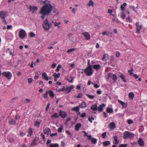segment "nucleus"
<instances>
[{
  "mask_svg": "<svg viewBox=\"0 0 147 147\" xmlns=\"http://www.w3.org/2000/svg\"><path fill=\"white\" fill-rule=\"evenodd\" d=\"M44 4L40 10L39 13L42 15L40 18L42 19L45 18V16L50 14L52 11L54 7L50 3V2L45 0L43 1Z\"/></svg>",
  "mask_w": 147,
  "mask_h": 147,
  "instance_id": "1",
  "label": "nucleus"
},
{
  "mask_svg": "<svg viewBox=\"0 0 147 147\" xmlns=\"http://www.w3.org/2000/svg\"><path fill=\"white\" fill-rule=\"evenodd\" d=\"M134 136V134L133 133L128 131H125L123 133V138L125 139L127 138L131 139Z\"/></svg>",
  "mask_w": 147,
  "mask_h": 147,
  "instance_id": "2",
  "label": "nucleus"
},
{
  "mask_svg": "<svg viewBox=\"0 0 147 147\" xmlns=\"http://www.w3.org/2000/svg\"><path fill=\"white\" fill-rule=\"evenodd\" d=\"M7 13V12L5 11H0V18L3 20V23L6 24L7 23V22L5 19Z\"/></svg>",
  "mask_w": 147,
  "mask_h": 147,
  "instance_id": "3",
  "label": "nucleus"
},
{
  "mask_svg": "<svg viewBox=\"0 0 147 147\" xmlns=\"http://www.w3.org/2000/svg\"><path fill=\"white\" fill-rule=\"evenodd\" d=\"M92 65H89L84 70V72L86 74L87 76H90L93 73L92 69Z\"/></svg>",
  "mask_w": 147,
  "mask_h": 147,
  "instance_id": "4",
  "label": "nucleus"
},
{
  "mask_svg": "<svg viewBox=\"0 0 147 147\" xmlns=\"http://www.w3.org/2000/svg\"><path fill=\"white\" fill-rule=\"evenodd\" d=\"M51 24L49 23L47 19L45 20L42 23V26L46 30H49L51 26Z\"/></svg>",
  "mask_w": 147,
  "mask_h": 147,
  "instance_id": "5",
  "label": "nucleus"
},
{
  "mask_svg": "<svg viewBox=\"0 0 147 147\" xmlns=\"http://www.w3.org/2000/svg\"><path fill=\"white\" fill-rule=\"evenodd\" d=\"M26 31L23 29H21L19 31V36L21 39L24 38L26 36Z\"/></svg>",
  "mask_w": 147,
  "mask_h": 147,
  "instance_id": "6",
  "label": "nucleus"
},
{
  "mask_svg": "<svg viewBox=\"0 0 147 147\" xmlns=\"http://www.w3.org/2000/svg\"><path fill=\"white\" fill-rule=\"evenodd\" d=\"M2 74L3 76L6 77L8 79H10L12 76L11 72L9 71H4Z\"/></svg>",
  "mask_w": 147,
  "mask_h": 147,
  "instance_id": "7",
  "label": "nucleus"
},
{
  "mask_svg": "<svg viewBox=\"0 0 147 147\" xmlns=\"http://www.w3.org/2000/svg\"><path fill=\"white\" fill-rule=\"evenodd\" d=\"M136 33L138 34L140 33V31L142 29V26L140 24V23L138 22H137L136 24Z\"/></svg>",
  "mask_w": 147,
  "mask_h": 147,
  "instance_id": "8",
  "label": "nucleus"
},
{
  "mask_svg": "<svg viewBox=\"0 0 147 147\" xmlns=\"http://www.w3.org/2000/svg\"><path fill=\"white\" fill-rule=\"evenodd\" d=\"M59 115L62 118H64L67 116V113L65 111H59Z\"/></svg>",
  "mask_w": 147,
  "mask_h": 147,
  "instance_id": "9",
  "label": "nucleus"
},
{
  "mask_svg": "<svg viewBox=\"0 0 147 147\" xmlns=\"http://www.w3.org/2000/svg\"><path fill=\"white\" fill-rule=\"evenodd\" d=\"M82 35L86 38V40H89L90 38V35L88 32H85L82 33Z\"/></svg>",
  "mask_w": 147,
  "mask_h": 147,
  "instance_id": "10",
  "label": "nucleus"
},
{
  "mask_svg": "<svg viewBox=\"0 0 147 147\" xmlns=\"http://www.w3.org/2000/svg\"><path fill=\"white\" fill-rule=\"evenodd\" d=\"M29 7L30 10V11H31L32 10V13H34L38 10V8L36 6L33 7L31 5H30Z\"/></svg>",
  "mask_w": 147,
  "mask_h": 147,
  "instance_id": "11",
  "label": "nucleus"
},
{
  "mask_svg": "<svg viewBox=\"0 0 147 147\" xmlns=\"http://www.w3.org/2000/svg\"><path fill=\"white\" fill-rule=\"evenodd\" d=\"M74 86L73 85H71L67 87L66 88H65V91L67 93H69L71 92L72 89L74 88Z\"/></svg>",
  "mask_w": 147,
  "mask_h": 147,
  "instance_id": "12",
  "label": "nucleus"
},
{
  "mask_svg": "<svg viewBox=\"0 0 147 147\" xmlns=\"http://www.w3.org/2000/svg\"><path fill=\"white\" fill-rule=\"evenodd\" d=\"M105 106V105L104 104H102L99 105L98 107H97V110L98 111L100 112H102L103 111V108Z\"/></svg>",
  "mask_w": 147,
  "mask_h": 147,
  "instance_id": "13",
  "label": "nucleus"
},
{
  "mask_svg": "<svg viewBox=\"0 0 147 147\" xmlns=\"http://www.w3.org/2000/svg\"><path fill=\"white\" fill-rule=\"evenodd\" d=\"M138 143L141 146H144V142L141 138L139 139L138 141Z\"/></svg>",
  "mask_w": 147,
  "mask_h": 147,
  "instance_id": "14",
  "label": "nucleus"
},
{
  "mask_svg": "<svg viewBox=\"0 0 147 147\" xmlns=\"http://www.w3.org/2000/svg\"><path fill=\"white\" fill-rule=\"evenodd\" d=\"M113 138H114V141L113 142V143L114 144L116 145L119 142V141L118 140V136H116L115 135V136L113 137Z\"/></svg>",
  "mask_w": 147,
  "mask_h": 147,
  "instance_id": "15",
  "label": "nucleus"
},
{
  "mask_svg": "<svg viewBox=\"0 0 147 147\" xmlns=\"http://www.w3.org/2000/svg\"><path fill=\"white\" fill-rule=\"evenodd\" d=\"M42 78L44 80H46L47 81H48L49 79L47 75V74L45 73H43L42 75Z\"/></svg>",
  "mask_w": 147,
  "mask_h": 147,
  "instance_id": "16",
  "label": "nucleus"
},
{
  "mask_svg": "<svg viewBox=\"0 0 147 147\" xmlns=\"http://www.w3.org/2000/svg\"><path fill=\"white\" fill-rule=\"evenodd\" d=\"M87 106V104L85 101L82 102L79 105V107L80 108H83L86 107Z\"/></svg>",
  "mask_w": 147,
  "mask_h": 147,
  "instance_id": "17",
  "label": "nucleus"
},
{
  "mask_svg": "<svg viewBox=\"0 0 147 147\" xmlns=\"http://www.w3.org/2000/svg\"><path fill=\"white\" fill-rule=\"evenodd\" d=\"M109 127L111 129L113 130L115 127V125L114 122H111L109 125Z\"/></svg>",
  "mask_w": 147,
  "mask_h": 147,
  "instance_id": "18",
  "label": "nucleus"
},
{
  "mask_svg": "<svg viewBox=\"0 0 147 147\" xmlns=\"http://www.w3.org/2000/svg\"><path fill=\"white\" fill-rule=\"evenodd\" d=\"M48 94H49L50 97L52 98H53L54 97L55 95L53 91L51 90H48Z\"/></svg>",
  "mask_w": 147,
  "mask_h": 147,
  "instance_id": "19",
  "label": "nucleus"
},
{
  "mask_svg": "<svg viewBox=\"0 0 147 147\" xmlns=\"http://www.w3.org/2000/svg\"><path fill=\"white\" fill-rule=\"evenodd\" d=\"M90 109L94 111H96L97 110V106L96 104L92 105L90 107Z\"/></svg>",
  "mask_w": 147,
  "mask_h": 147,
  "instance_id": "20",
  "label": "nucleus"
},
{
  "mask_svg": "<svg viewBox=\"0 0 147 147\" xmlns=\"http://www.w3.org/2000/svg\"><path fill=\"white\" fill-rule=\"evenodd\" d=\"M81 127V124L80 123H78L76 125L75 130L76 131H78Z\"/></svg>",
  "mask_w": 147,
  "mask_h": 147,
  "instance_id": "21",
  "label": "nucleus"
},
{
  "mask_svg": "<svg viewBox=\"0 0 147 147\" xmlns=\"http://www.w3.org/2000/svg\"><path fill=\"white\" fill-rule=\"evenodd\" d=\"M117 78L116 75L115 74H113L112 75V79L113 81L114 82L116 83L117 82Z\"/></svg>",
  "mask_w": 147,
  "mask_h": 147,
  "instance_id": "22",
  "label": "nucleus"
},
{
  "mask_svg": "<svg viewBox=\"0 0 147 147\" xmlns=\"http://www.w3.org/2000/svg\"><path fill=\"white\" fill-rule=\"evenodd\" d=\"M36 139L35 138L34 139L32 143L30 145L31 146V147H34L36 146Z\"/></svg>",
  "mask_w": 147,
  "mask_h": 147,
  "instance_id": "23",
  "label": "nucleus"
},
{
  "mask_svg": "<svg viewBox=\"0 0 147 147\" xmlns=\"http://www.w3.org/2000/svg\"><path fill=\"white\" fill-rule=\"evenodd\" d=\"M93 69L97 70L99 69L100 68V65L99 64L94 65L93 66Z\"/></svg>",
  "mask_w": 147,
  "mask_h": 147,
  "instance_id": "24",
  "label": "nucleus"
},
{
  "mask_svg": "<svg viewBox=\"0 0 147 147\" xmlns=\"http://www.w3.org/2000/svg\"><path fill=\"white\" fill-rule=\"evenodd\" d=\"M79 108H80V107H79V106L76 107H74L71 109V110L74 111L78 112H79L80 110Z\"/></svg>",
  "mask_w": 147,
  "mask_h": 147,
  "instance_id": "25",
  "label": "nucleus"
},
{
  "mask_svg": "<svg viewBox=\"0 0 147 147\" xmlns=\"http://www.w3.org/2000/svg\"><path fill=\"white\" fill-rule=\"evenodd\" d=\"M45 134H48L51 132L50 129L48 128L47 129H45L44 131Z\"/></svg>",
  "mask_w": 147,
  "mask_h": 147,
  "instance_id": "26",
  "label": "nucleus"
},
{
  "mask_svg": "<svg viewBox=\"0 0 147 147\" xmlns=\"http://www.w3.org/2000/svg\"><path fill=\"white\" fill-rule=\"evenodd\" d=\"M9 123L11 125H14L16 123L15 120L12 118H11L9 120Z\"/></svg>",
  "mask_w": 147,
  "mask_h": 147,
  "instance_id": "27",
  "label": "nucleus"
},
{
  "mask_svg": "<svg viewBox=\"0 0 147 147\" xmlns=\"http://www.w3.org/2000/svg\"><path fill=\"white\" fill-rule=\"evenodd\" d=\"M107 112L108 113H112L113 112V111L112 109L108 107L106 109Z\"/></svg>",
  "mask_w": 147,
  "mask_h": 147,
  "instance_id": "28",
  "label": "nucleus"
},
{
  "mask_svg": "<svg viewBox=\"0 0 147 147\" xmlns=\"http://www.w3.org/2000/svg\"><path fill=\"white\" fill-rule=\"evenodd\" d=\"M128 96L129 99H133L134 97V94L133 92H130L128 94Z\"/></svg>",
  "mask_w": 147,
  "mask_h": 147,
  "instance_id": "29",
  "label": "nucleus"
},
{
  "mask_svg": "<svg viewBox=\"0 0 147 147\" xmlns=\"http://www.w3.org/2000/svg\"><path fill=\"white\" fill-rule=\"evenodd\" d=\"M127 4L126 3H123V5H121V6L120 8L121 10L123 11V10L125 8L124 6H127Z\"/></svg>",
  "mask_w": 147,
  "mask_h": 147,
  "instance_id": "30",
  "label": "nucleus"
},
{
  "mask_svg": "<svg viewBox=\"0 0 147 147\" xmlns=\"http://www.w3.org/2000/svg\"><path fill=\"white\" fill-rule=\"evenodd\" d=\"M120 78L122 79L123 82H126L125 76L123 74H121L120 76Z\"/></svg>",
  "mask_w": 147,
  "mask_h": 147,
  "instance_id": "31",
  "label": "nucleus"
},
{
  "mask_svg": "<svg viewBox=\"0 0 147 147\" xmlns=\"http://www.w3.org/2000/svg\"><path fill=\"white\" fill-rule=\"evenodd\" d=\"M40 122L39 121H36L35 122L34 125L36 127H37L38 128L39 127L40 125Z\"/></svg>",
  "mask_w": 147,
  "mask_h": 147,
  "instance_id": "32",
  "label": "nucleus"
},
{
  "mask_svg": "<svg viewBox=\"0 0 147 147\" xmlns=\"http://www.w3.org/2000/svg\"><path fill=\"white\" fill-rule=\"evenodd\" d=\"M92 143L93 144H96L97 142V140L94 138H92L91 139Z\"/></svg>",
  "mask_w": 147,
  "mask_h": 147,
  "instance_id": "33",
  "label": "nucleus"
},
{
  "mask_svg": "<svg viewBox=\"0 0 147 147\" xmlns=\"http://www.w3.org/2000/svg\"><path fill=\"white\" fill-rule=\"evenodd\" d=\"M103 144L104 146H106L109 145L110 144V142L109 141H107L103 142Z\"/></svg>",
  "mask_w": 147,
  "mask_h": 147,
  "instance_id": "34",
  "label": "nucleus"
},
{
  "mask_svg": "<svg viewBox=\"0 0 147 147\" xmlns=\"http://www.w3.org/2000/svg\"><path fill=\"white\" fill-rule=\"evenodd\" d=\"M59 145L57 144H50L49 147H59Z\"/></svg>",
  "mask_w": 147,
  "mask_h": 147,
  "instance_id": "35",
  "label": "nucleus"
},
{
  "mask_svg": "<svg viewBox=\"0 0 147 147\" xmlns=\"http://www.w3.org/2000/svg\"><path fill=\"white\" fill-rule=\"evenodd\" d=\"M60 76V73H58L57 74L54 73L53 74V76L55 78H59Z\"/></svg>",
  "mask_w": 147,
  "mask_h": 147,
  "instance_id": "36",
  "label": "nucleus"
},
{
  "mask_svg": "<svg viewBox=\"0 0 147 147\" xmlns=\"http://www.w3.org/2000/svg\"><path fill=\"white\" fill-rule=\"evenodd\" d=\"M88 5L89 6H92V7H94V5L93 2L92 0H90L89 1V2L88 3Z\"/></svg>",
  "mask_w": 147,
  "mask_h": 147,
  "instance_id": "37",
  "label": "nucleus"
},
{
  "mask_svg": "<svg viewBox=\"0 0 147 147\" xmlns=\"http://www.w3.org/2000/svg\"><path fill=\"white\" fill-rule=\"evenodd\" d=\"M48 91H46L45 93L43 94V96L44 98H47L48 97Z\"/></svg>",
  "mask_w": 147,
  "mask_h": 147,
  "instance_id": "38",
  "label": "nucleus"
},
{
  "mask_svg": "<svg viewBox=\"0 0 147 147\" xmlns=\"http://www.w3.org/2000/svg\"><path fill=\"white\" fill-rule=\"evenodd\" d=\"M126 21L127 22H128L129 23H130L132 22V20L130 16H128L127 18H126Z\"/></svg>",
  "mask_w": 147,
  "mask_h": 147,
  "instance_id": "39",
  "label": "nucleus"
},
{
  "mask_svg": "<svg viewBox=\"0 0 147 147\" xmlns=\"http://www.w3.org/2000/svg\"><path fill=\"white\" fill-rule=\"evenodd\" d=\"M28 133L30 134V136H31L33 134V131L31 128H29Z\"/></svg>",
  "mask_w": 147,
  "mask_h": 147,
  "instance_id": "40",
  "label": "nucleus"
},
{
  "mask_svg": "<svg viewBox=\"0 0 147 147\" xmlns=\"http://www.w3.org/2000/svg\"><path fill=\"white\" fill-rule=\"evenodd\" d=\"M61 23L60 22H59L58 23L57 22H54V26H57L58 28H59L60 26H59L60 24H61Z\"/></svg>",
  "mask_w": 147,
  "mask_h": 147,
  "instance_id": "41",
  "label": "nucleus"
},
{
  "mask_svg": "<svg viewBox=\"0 0 147 147\" xmlns=\"http://www.w3.org/2000/svg\"><path fill=\"white\" fill-rule=\"evenodd\" d=\"M129 8L130 9H132L134 11H135V12H137V11L135 9V7L134 6H133L132 5H130L129 6Z\"/></svg>",
  "mask_w": 147,
  "mask_h": 147,
  "instance_id": "42",
  "label": "nucleus"
},
{
  "mask_svg": "<svg viewBox=\"0 0 147 147\" xmlns=\"http://www.w3.org/2000/svg\"><path fill=\"white\" fill-rule=\"evenodd\" d=\"M125 14L123 13H122L121 14V18L123 19H124L125 18Z\"/></svg>",
  "mask_w": 147,
  "mask_h": 147,
  "instance_id": "43",
  "label": "nucleus"
},
{
  "mask_svg": "<svg viewBox=\"0 0 147 147\" xmlns=\"http://www.w3.org/2000/svg\"><path fill=\"white\" fill-rule=\"evenodd\" d=\"M76 50V49L75 48H72L68 50L67 51V52L68 53H69L71 52L74 51Z\"/></svg>",
  "mask_w": 147,
  "mask_h": 147,
  "instance_id": "44",
  "label": "nucleus"
},
{
  "mask_svg": "<svg viewBox=\"0 0 147 147\" xmlns=\"http://www.w3.org/2000/svg\"><path fill=\"white\" fill-rule=\"evenodd\" d=\"M65 87L64 86H63L62 87V88L59 89L58 90V91H59V92L61 91H65Z\"/></svg>",
  "mask_w": 147,
  "mask_h": 147,
  "instance_id": "45",
  "label": "nucleus"
},
{
  "mask_svg": "<svg viewBox=\"0 0 147 147\" xmlns=\"http://www.w3.org/2000/svg\"><path fill=\"white\" fill-rule=\"evenodd\" d=\"M94 118L92 117H89L88 118V120L90 122V123H92V120H94Z\"/></svg>",
  "mask_w": 147,
  "mask_h": 147,
  "instance_id": "46",
  "label": "nucleus"
},
{
  "mask_svg": "<svg viewBox=\"0 0 147 147\" xmlns=\"http://www.w3.org/2000/svg\"><path fill=\"white\" fill-rule=\"evenodd\" d=\"M52 117H55L57 118L59 117V115H58V114H57V113H54L52 115Z\"/></svg>",
  "mask_w": 147,
  "mask_h": 147,
  "instance_id": "47",
  "label": "nucleus"
},
{
  "mask_svg": "<svg viewBox=\"0 0 147 147\" xmlns=\"http://www.w3.org/2000/svg\"><path fill=\"white\" fill-rule=\"evenodd\" d=\"M86 96L88 97L91 99H93L94 97V96L93 95H90L88 94H86Z\"/></svg>",
  "mask_w": 147,
  "mask_h": 147,
  "instance_id": "48",
  "label": "nucleus"
},
{
  "mask_svg": "<svg viewBox=\"0 0 147 147\" xmlns=\"http://www.w3.org/2000/svg\"><path fill=\"white\" fill-rule=\"evenodd\" d=\"M63 129V126H61L58 129V132L61 133Z\"/></svg>",
  "mask_w": 147,
  "mask_h": 147,
  "instance_id": "49",
  "label": "nucleus"
},
{
  "mask_svg": "<svg viewBox=\"0 0 147 147\" xmlns=\"http://www.w3.org/2000/svg\"><path fill=\"white\" fill-rule=\"evenodd\" d=\"M133 71V69H132L131 70H129L128 71V72L130 76H132L133 75V73L132 72Z\"/></svg>",
  "mask_w": 147,
  "mask_h": 147,
  "instance_id": "50",
  "label": "nucleus"
},
{
  "mask_svg": "<svg viewBox=\"0 0 147 147\" xmlns=\"http://www.w3.org/2000/svg\"><path fill=\"white\" fill-rule=\"evenodd\" d=\"M82 94L81 93H79L77 96L76 97L77 98H82Z\"/></svg>",
  "mask_w": 147,
  "mask_h": 147,
  "instance_id": "51",
  "label": "nucleus"
},
{
  "mask_svg": "<svg viewBox=\"0 0 147 147\" xmlns=\"http://www.w3.org/2000/svg\"><path fill=\"white\" fill-rule=\"evenodd\" d=\"M29 36L31 37H33L35 36V34L33 32H30L29 33Z\"/></svg>",
  "mask_w": 147,
  "mask_h": 147,
  "instance_id": "52",
  "label": "nucleus"
},
{
  "mask_svg": "<svg viewBox=\"0 0 147 147\" xmlns=\"http://www.w3.org/2000/svg\"><path fill=\"white\" fill-rule=\"evenodd\" d=\"M107 134V133L106 132H104L102 134V138H105Z\"/></svg>",
  "mask_w": 147,
  "mask_h": 147,
  "instance_id": "53",
  "label": "nucleus"
},
{
  "mask_svg": "<svg viewBox=\"0 0 147 147\" xmlns=\"http://www.w3.org/2000/svg\"><path fill=\"white\" fill-rule=\"evenodd\" d=\"M86 116V114L85 113H83L80 115V117L83 118Z\"/></svg>",
  "mask_w": 147,
  "mask_h": 147,
  "instance_id": "54",
  "label": "nucleus"
},
{
  "mask_svg": "<svg viewBox=\"0 0 147 147\" xmlns=\"http://www.w3.org/2000/svg\"><path fill=\"white\" fill-rule=\"evenodd\" d=\"M61 67V65H59L57 66L56 70L57 72H59V68Z\"/></svg>",
  "mask_w": 147,
  "mask_h": 147,
  "instance_id": "55",
  "label": "nucleus"
},
{
  "mask_svg": "<svg viewBox=\"0 0 147 147\" xmlns=\"http://www.w3.org/2000/svg\"><path fill=\"white\" fill-rule=\"evenodd\" d=\"M127 146V144H120L119 147H126Z\"/></svg>",
  "mask_w": 147,
  "mask_h": 147,
  "instance_id": "56",
  "label": "nucleus"
},
{
  "mask_svg": "<svg viewBox=\"0 0 147 147\" xmlns=\"http://www.w3.org/2000/svg\"><path fill=\"white\" fill-rule=\"evenodd\" d=\"M26 135V133H24L23 132H21L20 134V135L21 137H23L24 136Z\"/></svg>",
  "mask_w": 147,
  "mask_h": 147,
  "instance_id": "57",
  "label": "nucleus"
},
{
  "mask_svg": "<svg viewBox=\"0 0 147 147\" xmlns=\"http://www.w3.org/2000/svg\"><path fill=\"white\" fill-rule=\"evenodd\" d=\"M127 122L129 124H130L133 123V121L132 120L129 119L127 120Z\"/></svg>",
  "mask_w": 147,
  "mask_h": 147,
  "instance_id": "58",
  "label": "nucleus"
},
{
  "mask_svg": "<svg viewBox=\"0 0 147 147\" xmlns=\"http://www.w3.org/2000/svg\"><path fill=\"white\" fill-rule=\"evenodd\" d=\"M50 104L49 103H48L47 105V107L46 108V111H47L49 109V107H50Z\"/></svg>",
  "mask_w": 147,
  "mask_h": 147,
  "instance_id": "59",
  "label": "nucleus"
},
{
  "mask_svg": "<svg viewBox=\"0 0 147 147\" xmlns=\"http://www.w3.org/2000/svg\"><path fill=\"white\" fill-rule=\"evenodd\" d=\"M108 13L111 15H112V13H113V10L112 9H109L108 11Z\"/></svg>",
  "mask_w": 147,
  "mask_h": 147,
  "instance_id": "60",
  "label": "nucleus"
},
{
  "mask_svg": "<svg viewBox=\"0 0 147 147\" xmlns=\"http://www.w3.org/2000/svg\"><path fill=\"white\" fill-rule=\"evenodd\" d=\"M120 55V53L118 52L117 51L116 52V56L117 57H119Z\"/></svg>",
  "mask_w": 147,
  "mask_h": 147,
  "instance_id": "61",
  "label": "nucleus"
},
{
  "mask_svg": "<svg viewBox=\"0 0 147 147\" xmlns=\"http://www.w3.org/2000/svg\"><path fill=\"white\" fill-rule=\"evenodd\" d=\"M32 78H30L28 79V82L29 83H31L32 82Z\"/></svg>",
  "mask_w": 147,
  "mask_h": 147,
  "instance_id": "62",
  "label": "nucleus"
},
{
  "mask_svg": "<svg viewBox=\"0 0 147 147\" xmlns=\"http://www.w3.org/2000/svg\"><path fill=\"white\" fill-rule=\"evenodd\" d=\"M112 74L111 73H109V75L108 77V79H109V78H112Z\"/></svg>",
  "mask_w": 147,
  "mask_h": 147,
  "instance_id": "63",
  "label": "nucleus"
},
{
  "mask_svg": "<svg viewBox=\"0 0 147 147\" xmlns=\"http://www.w3.org/2000/svg\"><path fill=\"white\" fill-rule=\"evenodd\" d=\"M12 27V26L11 25H9L7 26V29L9 30L11 29Z\"/></svg>",
  "mask_w": 147,
  "mask_h": 147,
  "instance_id": "64",
  "label": "nucleus"
}]
</instances>
